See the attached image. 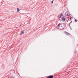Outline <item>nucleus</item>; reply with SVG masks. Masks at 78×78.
<instances>
[{
    "instance_id": "1",
    "label": "nucleus",
    "mask_w": 78,
    "mask_h": 78,
    "mask_svg": "<svg viewBox=\"0 0 78 78\" xmlns=\"http://www.w3.org/2000/svg\"><path fill=\"white\" fill-rule=\"evenodd\" d=\"M59 26L61 29H63L64 28V25L62 24L59 23L57 26V27H59Z\"/></svg>"
},
{
    "instance_id": "2",
    "label": "nucleus",
    "mask_w": 78,
    "mask_h": 78,
    "mask_svg": "<svg viewBox=\"0 0 78 78\" xmlns=\"http://www.w3.org/2000/svg\"><path fill=\"white\" fill-rule=\"evenodd\" d=\"M53 76H48L47 78H53Z\"/></svg>"
},
{
    "instance_id": "3",
    "label": "nucleus",
    "mask_w": 78,
    "mask_h": 78,
    "mask_svg": "<svg viewBox=\"0 0 78 78\" xmlns=\"http://www.w3.org/2000/svg\"><path fill=\"white\" fill-rule=\"evenodd\" d=\"M62 20H63V21H65L66 19H65V18L64 17H62Z\"/></svg>"
},
{
    "instance_id": "4",
    "label": "nucleus",
    "mask_w": 78,
    "mask_h": 78,
    "mask_svg": "<svg viewBox=\"0 0 78 78\" xmlns=\"http://www.w3.org/2000/svg\"><path fill=\"white\" fill-rule=\"evenodd\" d=\"M24 33V32H23V30H22V31H21V33L20 34V35L23 34V33Z\"/></svg>"
},
{
    "instance_id": "5",
    "label": "nucleus",
    "mask_w": 78,
    "mask_h": 78,
    "mask_svg": "<svg viewBox=\"0 0 78 78\" xmlns=\"http://www.w3.org/2000/svg\"><path fill=\"white\" fill-rule=\"evenodd\" d=\"M10 73H15V71H11L10 72Z\"/></svg>"
},
{
    "instance_id": "6",
    "label": "nucleus",
    "mask_w": 78,
    "mask_h": 78,
    "mask_svg": "<svg viewBox=\"0 0 78 78\" xmlns=\"http://www.w3.org/2000/svg\"><path fill=\"white\" fill-rule=\"evenodd\" d=\"M17 12H19V11H20V10H19V8H17Z\"/></svg>"
},
{
    "instance_id": "7",
    "label": "nucleus",
    "mask_w": 78,
    "mask_h": 78,
    "mask_svg": "<svg viewBox=\"0 0 78 78\" xmlns=\"http://www.w3.org/2000/svg\"><path fill=\"white\" fill-rule=\"evenodd\" d=\"M66 35H70V34H69V33H68L67 32H66Z\"/></svg>"
},
{
    "instance_id": "8",
    "label": "nucleus",
    "mask_w": 78,
    "mask_h": 78,
    "mask_svg": "<svg viewBox=\"0 0 78 78\" xmlns=\"http://www.w3.org/2000/svg\"><path fill=\"white\" fill-rule=\"evenodd\" d=\"M63 16V14L62 13H61L60 15V16Z\"/></svg>"
},
{
    "instance_id": "9",
    "label": "nucleus",
    "mask_w": 78,
    "mask_h": 78,
    "mask_svg": "<svg viewBox=\"0 0 78 78\" xmlns=\"http://www.w3.org/2000/svg\"><path fill=\"white\" fill-rule=\"evenodd\" d=\"M61 17V16H60L59 17V20H61L60 19V18Z\"/></svg>"
},
{
    "instance_id": "10",
    "label": "nucleus",
    "mask_w": 78,
    "mask_h": 78,
    "mask_svg": "<svg viewBox=\"0 0 78 78\" xmlns=\"http://www.w3.org/2000/svg\"><path fill=\"white\" fill-rule=\"evenodd\" d=\"M51 3H53V1H52V2H51Z\"/></svg>"
},
{
    "instance_id": "11",
    "label": "nucleus",
    "mask_w": 78,
    "mask_h": 78,
    "mask_svg": "<svg viewBox=\"0 0 78 78\" xmlns=\"http://www.w3.org/2000/svg\"><path fill=\"white\" fill-rule=\"evenodd\" d=\"M75 22H77V20H75Z\"/></svg>"
},
{
    "instance_id": "12",
    "label": "nucleus",
    "mask_w": 78,
    "mask_h": 78,
    "mask_svg": "<svg viewBox=\"0 0 78 78\" xmlns=\"http://www.w3.org/2000/svg\"><path fill=\"white\" fill-rule=\"evenodd\" d=\"M71 18H72V17H70L69 18V19H71Z\"/></svg>"
},
{
    "instance_id": "13",
    "label": "nucleus",
    "mask_w": 78,
    "mask_h": 78,
    "mask_svg": "<svg viewBox=\"0 0 78 78\" xmlns=\"http://www.w3.org/2000/svg\"><path fill=\"white\" fill-rule=\"evenodd\" d=\"M66 16H69V15L67 14V15H66Z\"/></svg>"
}]
</instances>
